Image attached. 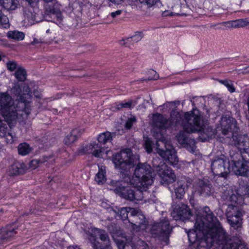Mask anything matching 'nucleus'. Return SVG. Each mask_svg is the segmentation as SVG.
<instances>
[{
    "mask_svg": "<svg viewBox=\"0 0 249 249\" xmlns=\"http://www.w3.org/2000/svg\"><path fill=\"white\" fill-rule=\"evenodd\" d=\"M211 169L214 176L226 178L231 171L229 162L226 159L217 158L211 164Z\"/></svg>",
    "mask_w": 249,
    "mask_h": 249,
    "instance_id": "obj_12",
    "label": "nucleus"
},
{
    "mask_svg": "<svg viewBox=\"0 0 249 249\" xmlns=\"http://www.w3.org/2000/svg\"><path fill=\"white\" fill-rule=\"evenodd\" d=\"M151 174V168L149 165L139 163L130 182L133 186L137 187H143V189L146 190L153 182Z\"/></svg>",
    "mask_w": 249,
    "mask_h": 249,
    "instance_id": "obj_5",
    "label": "nucleus"
},
{
    "mask_svg": "<svg viewBox=\"0 0 249 249\" xmlns=\"http://www.w3.org/2000/svg\"><path fill=\"white\" fill-rule=\"evenodd\" d=\"M113 133L106 131L100 134L98 137V141L100 143L106 144L111 142L112 139Z\"/></svg>",
    "mask_w": 249,
    "mask_h": 249,
    "instance_id": "obj_27",
    "label": "nucleus"
},
{
    "mask_svg": "<svg viewBox=\"0 0 249 249\" xmlns=\"http://www.w3.org/2000/svg\"><path fill=\"white\" fill-rule=\"evenodd\" d=\"M9 27V19L0 10V28H7Z\"/></svg>",
    "mask_w": 249,
    "mask_h": 249,
    "instance_id": "obj_39",
    "label": "nucleus"
},
{
    "mask_svg": "<svg viewBox=\"0 0 249 249\" xmlns=\"http://www.w3.org/2000/svg\"><path fill=\"white\" fill-rule=\"evenodd\" d=\"M27 169V166L23 162L16 161L9 168L8 174L11 176L22 174L25 172Z\"/></svg>",
    "mask_w": 249,
    "mask_h": 249,
    "instance_id": "obj_20",
    "label": "nucleus"
},
{
    "mask_svg": "<svg viewBox=\"0 0 249 249\" xmlns=\"http://www.w3.org/2000/svg\"><path fill=\"white\" fill-rule=\"evenodd\" d=\"M157 152L166 161L172 165L178 162L176 152L170 143L165 139L157 142Z\"/></svg>",
    "mask_w": 249,
    "mask_h": 249,
    "instance_id": "obj_9",
    "label": "nucleus"
},
{
    "mask_svg": "<svg viewBox=\"0 0 249 249\" xmlns=\"http://www.w3.org/2000/svg\"><path fill=\"white\" fill-rule=\"evenodd\" d=\"M150 231L152 237L157 238L163 242L165 245H168L172 227L170 226L169 221L164 219L160 222L152 224Z\"/></svg>",
    "mask_w": 249,
    "mask_h": 249,
    "instance_id": "obj_7",
    "label": "nucleus"
},
{
    "mask_svg": "<svg viewBox=\"0 0 249 249\" xmlns=\"http://www.w3.org/2000/svg\"><path fill=\"white\" fill-rule=\"evenodd\" d=\"M218 82L227 87L228 90L233 93L235 91V88L233 86L232 81L230 80H218Z\"/></svg>",
    "mask_w": 249,
    "mask_h": 249,
    "instance_id": "obj_36",
    "label": "nucleus"
},
{
    "mask_svg": "<svg viewBox=\"0 0 249 249\" xmlns=\"http://www.w3.org/2000/svg\"><path fill=\"white\" fill-rule=\"evenodd\" d=\"M1 60V56L0 55V61Z\"/></svg>",
    "mask_w": 249,
    "mask_h": 249,
    "instance_id": "obj_58",
    "label": "nucleus"
},
{
    "mask_svg": "<svg viewBox=\"0 0 249 249\" xmlns=\"http://www.w3.org/2000/svg\"><path fill=\"white\" fill-rule=\"evenodd\" d=\"M237 194L240 196H245L249 195V188L248 185H240L237 189Z\"/></svg>",
    "mask_w": 249,
    "mask_h": 249,
    "instance_id": "obj_38",
    "label": "nucleus"
},
{
    "mask_svg": "<svg viewBox=\"0 0 249 249\" xmlns=\"http://www.w3.org/2000/svg\"><path fill=\"white\" fill-rule=\"evenodd\" d=\"M115 183L116 188L114 190V192L123 198L130 201L142 200L143 197V191L146 190L143 189V187H137L134 186L136 188L133 190L125 188L120 182Z\"/></svg>",
    "mask_w": 249,
    "mask_h": 249,
    "instance_id": "obj_10",
    "label": "nucleus"
},
{
    "mask_svg": "<svg viewBox=\"0 0 249 249\" xmlns=\"http://www.w3.org/2000/svg\"><path fill=\"white\" fill-rule=\"evenodd\" d=\"M34 95L36 98L40 99L42 97L41 94L37 91H34Z\"/></svg>",
    "mask_w": 249,
    "mask_h": 249,
    "instance_id": "obj_55",
    "label": "nucleus"
},
{
    "mask_svg": "<svg viewBox=\"0 0 249 249\" xmlns=\"http://www.w3.org/2000/svg\"><path fill=\"white\" fill-rule=\"evenodd\" d=\"M42 41L41 39H38L36 38H34V40L31 42V44L32 45H35L36 44L42 43Z\"/></svg>",
    "mask_w": 249,
    "mask_h": 249,
    "instance_id": "obj_54",
    "label": "nucleus"
},
{
    "mask_svg": "<svg viewBox=\"0 0 249 249\" xmlns=\"http://www.w3.org/2000/svg\"><path fill=\"white\" fill-rule=\"evenodd\" d=\"M152 73H153L154 74V76L153 77H150V78H148V80H156L158 78V75L157 74V73L156 72V71H151Z\"/></svg>",
    "mask_w": 249,
    "mask_h": 249,
    "instance_id": "obj_53",
    "label": "nucleus"
},
{
    "mask_svg": "<svg viewBox=\"0 0 249 249\" xmlns=\"http://www.w3.org/2000/svg\"><path fill=\"white\" fill-rule=\"evenodd\" d=\"M195 193L199 196H209L213 194V191L210 184L200 180L195 187Z\"/></svg>",
    "mask_w": 249,
    "mask_h": 249,
    "instance_id": "obj_18",
    "label": "nucleus"
},
{
    "mask_svg": "<svg viewBox=\"0 0 249 249\" xmlns=\"http://www.w3.org/2000/svg\"><path fill=\"white\" fill-rule=\"evenodd\" d=\"M219 24L223 25L229 28H241L249 25V21L246 19H240L234 21L223 22Z\"/></svg>",
    "mask_w": 249,
    "mask_h": 249,
    "instance_id": "obj_23",
    "label": "nucleus"
},
{
    "mask_svg": "<svg viewBox=\"0 0 249 249\" xmlns=\"http://www.w3.org/2000/svg\"><path fill=\"white\" fill-rule=\"evenodd\" d=\"M0 137H9L10 141H13V136L10 133H7V124L0 119Z\"/></svg>",
    "mask_w": 249,
    "mask_h": 249,
    "instance_id": "obj_31",
    "label": "nucleus"
},
{
    "mask_svg": "<svg viewBox=\"0 0 249 249\" xmlns=\"http://www.w3.org/2000/svg\"><path fill=\"white\" fill-rule=\"evenodd\" d=\"M68 249H80L76 246H70L68 248Z\"/></svg>",
    "mask_w": 249,
    "mask_h": 249,
    "instance_id": "obj_56",
    "label": "nucleus"
},
{
    "mask_svg": "<svg viewBox=\"0 0 249 249\" xmlns=\"http://www.w3.org/2000/svg\"><path fill=\"white\" fill-rule=\"evenodd\" d=\"M142 34L141 33H136L135 35L130 38H127L125 39H123L120 41V44L125 45L127 43L130 42L132 41L137 42L142 38Z\"/></svg>",
    "mask_w": 249,
    "mask_h": 249,
    "instance_id": "obj_32",
    "label": "nucleus"
},
{
    "mask_svg": "<svg viewBox=\"0 0 249 249\" xmlns=\"http://www.w3.org/2000/svg\"><path fill=\"white\" fill-rule=\"evenodd\" d=\"M24 16L28 21L31 23L35 21V15H33L30 10H25Z\"/></svg>",
    "mask_w": 249,
    "mask_h": 249,
    "instance_id": "obj_47",
    "label": "nucleus"
},
{
    "mask_svg": "<svg viewBox=\"0 0 249 249\" xmlns=\"http://www.w3.org/2000/svg\"><path fill=\"white\" fill-rule=\"evenodd\" d=\"M17 233L14 228L6 227L0 230V240L1 242L7 241L9 238Z\"/></svg>",
    "mask_w": 249,
    "mask_h": 249,
    "instance_id": "obj_25",
    "label": "nucleus"
},
{
    "mask_svg": "<svg viewBox=\"0 0 249 249\" xmlns=\"http://www.w3.org/2000/svg\"><path fill=\"white\" fill-rule=\"evenodd\" d=\"M190 212L186 206H183L182 207H179L176 211H174L172 213V215L174 218L176 220H184L189 217Z\"/></svg>",
    "mask_w": 249,
    "mask_h": 249,
    "instance_id": "obj_22",
    "label": "nucleus"
},
{
    "mask_svg": "<svg viewBox=\"0 0 249 249\" xmlns=\"http://www.w3.org/2000/svg\"><path fill=\"white\" fill-rule=\"evenodd\" d=\"M184 119V114L181 115L178 112H173L171 114L170 120H167L160 114H156L153 116V125L160 129L166 128L169 126H181L182 120Z\"/></svg>",
    "mask_w": 249,
    "mask_h": 249,
    "instance_id": "obj_8",
    "label": "nucleus"
},
{
    "mask_svg": "<svg viewBox=\"0 0 249 249\" xmlns=\"http://www.w3.org/2000/svg\"><path fill=\"white\" fill-rule=\"evenodd\" d=\"M192 183V180L189 178H179L175 185V193L177 198L181 199Z\"/></svg>",
    "mask_w": 249,
    "mask_h": 249,
    "instance_id": "obj_15",
    "label": "nucleus"
},
{
    "mask_svg": "<svg viewBox=\"0 0 249 249\" xmlns=\"http://www.w3.org/2000/svg\"><path fill=\"white\" fill-rule=\"evenodd\" d=\"M227 205H238L237 203V197L236 195L232 194L230 196L227 197Z\"/></svg>",
    "mask_w": 249,
    "mask_h": 249,
    "instance_id": "obj_44",
    "label": "nucleus"
},
{
    "mask_svg": "<svg viewBox=\"0 0 249 249\" xmlns=\"http://www.w3.org/2000/svg\"><path fill=\"white\" fill-rule=\"evenodd\" d=\"M108 152V151H107L106 152V154H107Z\"/></svg>",
    "mask_w": 249,
    "mask_h": 249,
    "instance_id": "obj_59",
    "label": "nucleus"
},
{
    "mask_svg": "<svg viewBox=\"0 0 249 249\" xmlns=\"http://www.w3.org/2000/svg\"><path fill=\"white\" fill-rule=\"evenodd\" d=\"M104 148L96 142H93L83 147L82 150L86 154H92L94 157L101 158Z\"/></svg>",
    "mask_w": 249,
    "mask_h": 249,
    "instance_id": "obj_19",
    "label": "nucleus"
},
{
    "mask_svg": "<svg viewBox=\"0 0 249 249\" xmlns=\"http://www.w3.org/2000/svg\"><path fill=\"white\" fill-rule=\"evenodd\" d=\"M82 132L83 131L80 129H73L71 133L68 135L65 138L64 140L65 144L67 145H69L72 143L77 140V138L81 135Z\"/></svg>",
    "mask_w": 249,
    "mask_h": 249,
    "instance_id": "obj_24",
    "label": "nucleus"
},
{
    "mask_svg": "<svg viewBox=\"0 0 249 249\" xmlns=\"http://www.w3.org/2000/svg\"><path fill=\"white\" fill-rule=\"evenodd\" d=\"M224 243L225 248L223 249H248V248L240 241L236 242L230 238L227 233V237Z\"/></svg>",
    "mask_w": 249,
    "mask_h": 249,
    "instance_id": "obj_21",
    "label": "nucleus"
},
{
    "mask_svg": "<svg viewBox=\"0 0 249 249\" xmlns=\"http://www.w3.org/2000/svg\"><path fill=\"white\" fill-rule=\"evenodd\" d=\"M46 33H50V30H49V29H48V30L46 31Z\"/></svg>",
    "mask_w": 249,
    "mask_h": 249,
    "instance_id": "obj_57",
    "label": "nucleus"
},
{
    "mask_svg": "<svg viewBox=\"0 0 249 249\" xmlns=\"http://www.w3.org/2000/svg\"><path fill=\"white\" fill-rule=\"evenodd\" d=\"M18 0H0V4L7 10H14L18 6Z\"/></svg>",
    "mask_w": 249,
    "mask_h": 249,
    "instance_id": "obj_26",
    "label": "nucleus"
},
{
    "mask_svg": "<svg viewBox=\"0 0 249 249\" xmlns=\"http://www.w3.org/2000/svg\"><path fill=\"white\" fill-rule=\"evenodd\" d=\"M94 233L99 236V239L104 242V244L99 242L95 236L91 234L89 240L93 249H111L109 237L105 230L95 229Z\"/></svg>",
    "mask_w": 249,
    "mask_h": 249,
    "instance_id": "obj_13",
    "label": "nucleus"
},
{
    "mask_svg": "<svg viewBox=\"0 0 249 249\" xmlns=\"http://www.w3.org/2000/svg\"><path fill=\"white\" fill-rule=\"evenodd\" d=\"M177 138L178 142L183 146L185 143H186V142H187V140L188 139L183 131H180L177 136Z\"/></svg>",
    "mask_w": 249,
    "mask_h": 249,
    "instance_id": "obj_41",
    "label": "nucleus"
},
{
    "mask_svg": "<svg viewBox=\"0 0 249 249\" xmlns=\"http://www.w3.org/2000/svg\"><path fill=\"white\" fill-rule=\"evenodd\" d=\"M31 150L32 148L27 143H20L18 146V153L21 155H26L28 154Z\"/></svg>",
    "mask_w": 249,
    "mask_h": 249,
    "instance_id": "obj_34",
    "label": "nucleus"
},
{
    "mask_svg": "<svg viewBox=\"0 0 249 249\" xmlns=\"http://www.w3.org/2000/svg\"><path fill=\"white\" fill-rule=\"evenodd\" d=\"M137 249H149V248L145 242L140 241L137 245Z\"/></svg>",
    "mask_w": 249,
    "mask_h": 249,
    "instance_id": "obj_51",
    "label": "nucleus"
},
{
    "mask_svg": "<svg viewBox=\"0 0 249 249\" xmlns=\"http://www.w3.org/2000/svg\"><path fill=\"white\" fill-rule=\"evenodd\" d=\"M232 158L231 171L235 175L245 177H249V170L247 166L239 159L236 160L233 156H231Z\"/></svg>",
    "mask_w": 249,
    "mask_h": 249,
    "instance_id": "obj_17",
    "label": "nucleus"
},
{
    "mask_svg": "<svg viewBox=\"0 0 249 249\" xmlns=\"http://www.w3.org/2000/svg\"><path fill=\"white\" fill-rule=\"evenodd\" d=\"M136 121H137V119H136V117H135V116L131 117V118H129L127 120V121L125 123V127L127 129H130V128H131V127L132 126L133 124L136 122Z\"/></svg>",
    "mask_w": 249,
    "mask_h": 249,
    "instance_id": "obj_48",
    "label": "nucleus"
},
{
    "mask_svg": "<svg viewBox=\"0 0 249 249\" xmlns=\"http://www.w3.org/2000/svg\"><path fill=\"white\" fill-rule=\"evenodd\" d=\"M181 126L187 133L199 132L198 138L202 142L208 141L215 134V130L208 124L197 110L184 113Z\"/></svg>",
    "mask_w": 249,
    "mask_h": 249,
    "instance_id": "obj_4",
    "label": "nucleus"
},
{
    "mask_svg": "<svg viewBox=\"0 0 249 249\" xmlns=\"http://www.w3.org/2000/svg\"><path fill=\"white\" fill-rule=\"evenodd\" d=\"M128 220L135 231H143L147 228L148 221L145 220L144 215L142 213Z\"/></svg>",
    "mask_w": 249,
    "mask_h": 249,
    "instance_id": "obj_16",
    "label": "nucleus"
},
{
    "mask_svg": "<svg viewBox=\"0 0 249 249\" xmlns=\"http://www.w3.org/2000/svg\"><path fill=\"white\" fill-rule=\"evenodd\" d=\"M159 0H139L141 3L147 6L148 7H151L154 6Z\"/></svg>",
    "mask_w": 249,
    "mask_h": 249,
    "instance_id": "obj_49",
    "label": "nucleus"
},
{
    "mask_svg": "<svg viewBox=\"0 0 249 249\" xmlns=\"http://www.w3.org/2000/svg\"><path fill=\"white\" fill-rule=\"evenodd\" d=\"M222 133L223 135L232 136L234 145L240 150V153L233 156L236 160L242 158L245 162H249V139L247 135L239 134L236 121L232 117H222L220 121ZM231 156H232L231 153Z\"/></svg>",
    "mask_w": 249,
    "mask_h": 249,
    "instance_id": "obj_3",
    "label": "nucleus"
},
{
    "mask_svg": "<svg viewBox=\"0 0 249 249\" xmlns=\"http://www.w3.org/2000/svg\"><path fill=\"white\" fill-rule=\"evenodd\" d=\"M195 230L187 232L190 243L197 249H223L227 232L209 207H205L196 215Z\"/></svg>",
    "mask_w": 249,
    "mask_h": 249,
    "instance_id": "obj_1",
    "label": "nucleus"
},
{
    "mask_svg": "<svg viewBox=\"0 0 249 249\" xmlns=\"http://www.w3.org/2000/svg\"><path fill=\"white\" fill-rule=\"evenodd\" d=\"M48 158L46 157L44 160H33L29 163V168L33 170L36 168L40 164L47 161Z\"/></svg>",
    "mask_w": 249,
    "mask_h": 249,
    "instance_id": "obj_40",
    "label": "nucleus"
},
{
    "mask_svg": "<svg viewBox=\"0 0 249 249\" xmlns=\"http://www.w3.org/2000/svg\"><path fill=\"white\" fill-rule=\"evenodd\" d=\"M8 38L13 39L17 41L22 40L24 39L25 35L22 32L18 31H10L7 33Z\"/></svg>",
    "mask_w": 249,
    "mask_h": 249,
    "instance_id": "obj_29",
    "label": "nucleus"
},
{
    "mask_svg": "<svg viewBox=\"0 0 249 249\" xmlns=\"http://www.w3.org/2000/svg\"><path fill=\"white\" fill-rule=\"evenodd\" d=\"M183 147H185L191 152H194L196 149L195 140L193 139L188 138L186 143H185Z\"/></svg>",
    "mask_w": 249,
    "mask_h": 249,
    "instance_id": "obj_37",
    "label": "nucleus"
},
{
    "mask_svg": "<svg viewBox=\"0 0 249 249\" xmlns=\"http://www.w3.org/2000/svg\"><path fill=\"white\" fill-rule=\"evenodd\" d=\"M108 229L113 238L115 236H119L122 234V231L120 228L116 224H110L108 226Z\"/></svg>",
    "mask_w": 249,
    "mask_h": 249,
    "instance_id": "obj_33",
    "label": "nucleus"
},
{
    "mask_svg": "<svg viewBox=\"0 0 249 249\" xmlns=\"http://www.w3.org/2000/svg\"><path fill=\"white\" fill-rule=\"evenodd\" d=\"M18 67L17 62L14 60L9 61L6 63L7 69L10 71L17 70Z\"/></svg>",
    "mask_w": 249,
    "mask_h": 249,
    "instance_id": "obj_43",
    "label": "nucleus"
},
{
    "mask_svg": "<svg viewBox=\"0 0 249 249\" xmlns=\"http://www.w3.org/2000/svg\"><path fill=\"white\" fill-rule=\"evenodd\" d=\"M105 174V167L102 166L99 168V172L96 175L95 177V181L98 184H103L106 180Z\"/></svg>",
    "mask_w": 249,
    "mask_h": 249,
    "instance_id": "obj_30",
    "label": "nucleus"
},
{
    "mask_svg": "<svg viewBox=\"0 0 249 249\" xmlns=\"http://www.w3.org/2000/svg\"><path fill=\"white\" fill-rule=\"evenodd\" d=\"M14 75L16 78L19 81L23 82L27 78V72L25 69L21 66H19L16 71Z\"/></svg>",
    "mask_w": 249,
    "mask_h": 249,
    "instance_id": "obj_28",
    "label": "nucleus"
},
{
    "mask_svg": "<svg viewBox=\"0 0 249 249\" xmlns=\"http://www.w3.org/2000/svg\"><path fill=\"white\" fill-rule=\"evenodd\" d=\"M153 142L148 138H144V147L147 153L152 151Z\"/></svg>",
    "mask_w": 249,
    "mask_h": 249,
    "instance_id": "obj_45",
    "label": "nucleus"
},
{
    "mask_svg": "<svg viewBox=\"0 0 249 249\" xmlns=\"http://www.w3.org/2000/svg\"><path fill=\"white\" fill-rule=\"evenodd\" d=\"M117 244L119 249H136L134 244L132 243L124 244L123 242L118 241Z\"/></svg>",
    "mask_w": 249,
    "mask_h": 249,
    "instance_id": "obj_42",
    "label": "nucleus"
},
{
    "mask_svg": "<svg viewBox=\"0 0 249 249\" xmlns=\"http://www.w3.org/2000/svg\"><path fill=\"white\" fill-rule=\"evenodd\" d=\"M156 170L160 178V182L162 184H168L175 181L176 176L174 173L164 163L160 162L156 167Z\"/></svg>",
    "mask_w": 249,
    "mask_h": 249,
    "instance_id": "obj_14",
    "label": "nucleus"
},
{
    "mask_svg": "<svg viewBox=\"0 0 249 249\" xmlns=\"http://www.w3.org/2000/svg\"><path fill=\"white\" fill-rule=\"evenodd\" d=\"M226 215L229 224L235 229L241 228L242 215L238 205H228L226 210Z\"/></svg>",
    "mask_w": 249,
    "mask_h": 249,
    "instance_id": "obj_11",
    "label": "nucleus"
},
{
    "mask_svg": "<svg viewBox=\"0 0 249 249\" xmlns=\"http://www.w3.org/2000/svg\"><path fill=\"white\" fill-rule=\"evenodd\" d=\"M112 161L116 168L125 171L139 163V157L133 155L131 150L126 148L113 155Z\"/></svg>",
    "mask_w": 249,
    "mask_h": 249,
    "instance_id": "obj_6",
    "label": "nucleus"
},
{
    "mask_svg": "<svg viewBox=\"0 0 249 249\" xmlns=\"http://www.w3.org/2000/svg\"><path fill=\"white\" fill-rule=\"evenodd\" d=\"M136 104L137 103L135 101L129 100L126 102L121 103L116 105V108L118 110L122 109L123 108L132 109L135 106Z\"/></svg>",
    "mask_w": 249,
    "mask_h": 249,
    "instance_id": "obj_35",
    "label": "nucleus"
},
{
    "mask_svg": "<svg viewBox=\"0 0 249 249\" xmlns=\"http://www.w3.org/2000/svg\"><path fill=\"white\" fill-rule=\"evenodd\" d=\"M248 186H249V185H248Z\"/></svg>",
    "mask_w": 249,
    "mask_h": 249,
    "instance_id": "obj_60",
    "label": "nucleus"
},
{
    "mask_svg": "<svg viewBox=\"0 0 249 249\" xmlns=\"http://www.w3.org/2000/svg\"><path fill=\"white\" fill-rule=\"evenodd\" d=\"M16 97L15 102L7 92L0 93V113L10 127L18 122H23L31 113L32 95L30 87L26 84H15L10 90Z\"/></svg>",
    "mask_w": 249,
    "mask_h": 249,
    "instance_id": "obj_2",
    "label": "nucleus"
},
{
    "mask_svg": "<svg viewBox=\"0 0 249 249\" xmlns=\"http://www.w3.org/2000/svg\"><path fill=\"white\" fill-rule=\"evenodd\" d=\"M128 207L122 208L119 211L120 217L123 220H126L128 218Z\"/></svg>",
    "mask_w": 249,
    "mask_h": 249,
    "instance_id": "obj_46",
    "label": "nucleus"
},
{
    "mask_svg": "<svg viewBox=\"0 0 249 249\" xmlns=\"http://www.w3.org/2000/svg\"><path fill=\"white\" fill-rule=\"evenodd\" d=\"M122 13V10H118L115 12H112L110 14V16L112 18H115L118 16L120 15Z\"/></svg>",
    "mask_w": 249,
    "mask_h": 249,
    "instance_id": "obj_52",
    "label": "nucleus"
},
{
    "mask_svg": "<svg viewBox=\"0 0 249 249\" xmlns=\"http://www.w3.org/2000/svg\"><path fill=\"white\" fill-rule=\"evenodd\" d=\"M128 213H130V214L132 216V218L134 217V216H135L137 215H138V214L142 213L138 209H136L135 208H132L130 207H128Z\"/></svg>",
    "mask_w": 249,
    "mask_h": 249,
    "instance_id": "obj_50",
    "label": "nucleus"
}]
</instances>
